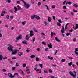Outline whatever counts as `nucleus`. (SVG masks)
<instances>
[{"label": "nucleus", "mask_w": 78, "mask_h": 78, "mask_svg": "<svg viewBox=\"0 0 78 78\" xmlns=\"http://www.w3.org/2000/svg\"><path fill=\"white\" fill-rule=\"evenodd\" d=\"M12 71H14L16 70V67H13L11 69Z\"/></svg>", "instance_id": "obj_24"}, {"label": "nucleus", "mask_w": 78, "mask_h": 78, "mask_svg": "<svg viewBox=\"0 0 78 78\" xmlns=\"http://www.w3.org/2000/svg\"><path fill=\"white\" fill-rule=\"evenodd\" d=\"M8 76L9 78H14V76H13L11 73H8Z\"/></svg>", "instance_id": "obj_8"}, {"label": "nucleus", "mask_w": 78, "mask_h": 78, "mask_svg": "<svg viewBox=\"0 0 78 78\" xmlns=\"http://www.w3.org/2000/svg\"><path fill=\"white\" fill-rule=\"evenodd\" d=\"M44 6H46V8H47V10H48V11H50V9H49V7H48L47 5H45Z\"/></svg>", "instance_id": "obj_19"}, {"label": "nucleus", "mask_w": 78, "mask_h": 78, "mask_svg": "<svg viewBox=\"0 0 78 78\" xmlns=\"http://www.w3.org/2000/svg\"><path fill=\"white\" fill-rule=\"evenodd\" d=\"M30 2L31 3H32V4H34V2H33V0H31Z\"/></svg>", "instance_id": "obj_61"}, {"label": "nucleus", "mask_w": 78, "mask_h": 78, "mask_svg": "<svg viewBox=\"0 0 78 78\" xmlns=\"http://www.w3.org/2000/svg\"><path fill=\"white\" fill-rule=\"evenodd\" d=\"M8 47L7 48L8 50H9L10 52L12 51V55H16L17 53V52L18 51V50L17 49H15L14 50L13 49H12L13 47L9 44H8Z\"/></svg>", "instance_id": "obj_1"}, {"label": "nucleus", "mask_w": 78, "mask_h": 78, "mask_svg": "<svg viewBox=\"0 0 78 78\" xmlns=\"http://www.w3.org/2000/svg\"><path fill=\"white\" fill-rule=\"evenodd\" d=\"M48 48H46L45 49V51H48Z\"/></svg>", "instance_id": "obj_60"}, {"label": "nucleus", "mask_w": 78, "mask_h": 78, "mask_svg": "<svg viewBox=\"0 0 78 78\" xmlns=\"http://www.w3.org/2000/svg\"><path fill=\"white\" fill-rule=\"evenodd\" d=\"M17 3H18V4H20V2H19V1H17Z\"/></svg>", "instance_id": "obj_62"}, {"label": "nucleus", "mask_w": 78, "mask_h": 78, "mask_svg": "<svg viewBox=\"0 0 78 78\" xmlns=\"http://www.w3.org/2000/svg\"><path fill=\"white\" fill-rule=\"evenodd\" d=\"M72 62L68 63V65H69V66H71L72 65Z\"/></svg>", "instance_id": "obj_51"}, {"label": "nucleus", "mask_w": 78, "mask_h": 78, "mask_svg": "<svg viewBox=\"0 0 78 78\" xmlns=\"http://www.w3.org/2000/svg\"><path fill=\"white\" fill-rule=\"evenodd\" d=\"M12 59H17V58H16L13 57H12Z\"/></svg>", "instance_id": "obj_63"}, {"label": "nucleus", "mask_w": 78, "mask_h": 78, "mask_svg": "<svg viewBox=\"0 0 78 78\" xmlns=\"http://www.w3.org/2000/svg\"><path fill=\"white\" fill-rule=\"evenodd\" d=\"M21 73H22V75H24V73H23V71L22 70Z\"/></svg>", "instance_id": "obj_57"}, {"label": "nucleus", "mask_w": 78, "mask_h": 78, "mask_svg": "<svg viewBox=\"0 0 78 78\" xmlns=\"http://www.w3.org/2000/svg\"><path fill=\"white\" fill-rule=\"evenodd\" d=\"M6 2H8V3H11V1L9 0H7Z\"/></svg>", "instance_id": "obj_38"}, {"label": "nucleus", "mask_w": 78, "mask_h": 78, "mask_svg": "<svg viewBox=\"0 0 78 78\" xmlns=\"http://www.w3.org/2000/svg\"><path fill=\"white\" fill-rule=\"evenodd\" d=\"M42 44H44V45H46L47 44H46V43L44 42H42Z\"/></svg>", "instance_id": "obj_41"}, {"label": "nucleus", "mask_w": 78, "mask_h": 78, "mask_svg": "<svg viewBox=\"0 0 78 78\" xmlns=\"http://www.w3.org/2000/svg\"><path fill=\"white\" fill-rule=\"evenodd\" d=\"M52 8H56V5H53L52 6Z\"/></svg>", "instance_id": "obj_37"}, {"label": "nucleus", "mask_w": 78, "mask_h": 78, "mask_svg": "<svg viewBox=\"0 0 78 78\" xmlns=\"http://www.w3.org/2000/svg\"><path fill=\"white\" fill-rule=\"evenodd\" d=\"M48 46L49 47V48H52L53 46L51 45V43H50V44H48Z\"/></svg>", "instance_id": "obj_17"}, {"label": "nucleus", "mask_w": 78, "mask_h": 78, "mask_svg": "<svg viewBox=\"0 0 78 78\" xmlns=\"http://www.w3.org/2000/svg\"><path fill=\"white\" fill-rule=\"evenodd\" d=\"M43 71L44 72V73H48V72L47 71L45 70H43Z\"/></svg>", "instance_id": "obj_40"}, {"label": "nucleus", "mask_w": 78, "mask_h": 78, "mask_svg": "<svg viewBox=\"0 0 78 78\" xmlns=\"http://www.w3.org/2000/svg\"><path fill=\"white\" fill-rule=\"evenodd\" d=\"M23 3H24V6L26 9H28V8H30V4L28 3L27 5V4L26 3V2L24 1V0H23Z\"/></svg>", "instance_id": "obj_3"}, {"label": "nucleus", "mask_w": 78, "mask_h": 78, "mask_svg": "<svg viewBox=\"0 0 78 78\" xmlns=\"http://www.w3.org/2000/svg\"><path fill=\"white\" fill-rule=\"evenodd\" d=\"M64 9H67L66 7V6H64L63 7Z\"/></svg>", "instance_id": "obj_64"}, {"label": "nucleus", "mask_w": 78, "mask_h": 78, "mask_svg": "<svg viewBox=\"0 0 78 78\" xmlns=\"http://www.w3.org/2000/svg\"><path fill=\"white\" fill-rule=\"evenodd\" d=\"M36 61H39V58H38V57H37L36 58Z\"/></svg>", "instance_id": "obj_32"}, {"label": "nucleus", "mask_w": 78, "mask_h": 78, "mask_svg": "<svg viewBox=\"0 0 78 78\" xmlns=\"http://www.w3.org/2000/svg\"><path fill=\"white\" fill-rule=\"evenodd\" d=\"M23 44H25V45H27V41H22Z\"/></svg>", "instance_id": "obj_13"}, {"label": "nucleus", "mask_w": 78, "mask_h": 78, "mask_svg": "<svg viewBox=\"0 0 78 78\" xmlns=\"http://www.w3.org/2000/svg\"><path fill=\"white\" fill-rule=\"evenodd\" d=\"M72 3V2L70 1H68V5H71Z\"/></svg>", "instance_id": "obj_29"}, {"label": "nucleus", "mask_w": 78, "mask_h": 78, "mask_svg": "<svg viewBox=\"0 0 78 78\" xmlns=\"http://www.w3.org/2000/svg\"><path fill=\"white\" fill-rule=\"evenodd\" d=\"M64 30H63L61 31L62 33H64Z\"/></svg>", "instance_id": "obj_55"}, {"label": "nucleus", "mask_w": 78, "mask_h": 78, "mask_svg": "<svg viewBox=\"0 0 78 78\" xmlns=\"http://www.w3.org/2000/svg\"><path fill=\"white\" fill-rule=\"evenodd\" d=\"M17 7H18V9H19V10H20V9H22V10L23 9V8H21V7L20 6H19V5H17Z\"/></svg>", "instance_id": "obj_18"}, {"label": "nucleus", "mask_w": 78, "mask_h": 78, "mask_svg": "<svg viewBox=\"0 0 78 78\" xmlns=\"http://www.w3.org/2000/svg\"><path fill=\"white\" fill-rule=\"evenodd\" d=\"M3 59V55H0V61H2Z\"/></svg>", "instance_id": "obj_22"}, {"label": "nucleus", "mask_w": 78, "mask_h": 78, "mask_svg": "<svg viewBox=\"0 0 78 78\" xmlns=\"http://www.w3.org/2000/svg\"><path fill=\"white\" fill-rule=\"evenodd\" d=\"M14 9L15 10L14 12H15V13H17V11H18L17 8V7H14Z\"/></svg>", "instance_id": "obj_9"}, {"label": "nucleus", "mask_w": 78, "mask_h": 78, "mask_svg": "<svg viewBox=\"0 0 78 78\" xmlns=\"http://www.w3.org/2000/svg\"><path fill=\"white\" fill-rule=\"evenodd\" d=\"M74 73L75 74H73V73H72L71 71L69 72V74L71 75L72 76H73V78H76V72L75 71H74Z\"/></svg>", "instance_id": "obj_2"}, {"label": "nucleus", "mask_w": 78, "mask_h": 78, "mask_svg": "<svg viewBox=\"0 0 78 78\" xmlns=\"http://www.w3.org/2000/svg\"><path fill=\"white\" fill-rule=\"evenodd\" d=\"M36 40V38L34 37L32 40V41L33 42H34V41H35Z\"/></svg>", "instance_id": "obj_44"}, {"label": "nucleus", "mask_w": 78, "mask_h": 78, "mask_svg": "<svg viewBox=\"0 0 78 78\" xmlns=\"http://www.w3.org/2000/svg\"><path fill=\"white\" fill-rule=\"evenodd\" d=\"M44 24H45V25H48V23H47L46 21H44Z\"/></svg>", "instance_id": "obj_52"}, {"label": "nucleus", "mask_w": 78, "mask_h": 78, "mask_svg": "<svg viewBox=\"0 0 78 78\" xmlns=\"http://www.w3.org/2000/svg\"><path fill=\"white\" fill-rule=\"evenodd\" d=\"M22 25H25V22H22Z\"/></svg>", "instance_id": "obj_53"}, {"label": "nucleus", "mask_w": 78, "mask_h": 78, "mask_svg": "<svg viewBox=\"0 0 78 78\" xmlns=\"http://www.w3.org/2000/svg\"><path fill=\"white\" fill-rule=\"evenodd\" d=\"M73 5L74 7H75L76 8L78 7V5H76V4H74Z\"/></svg>", "instance_id": "obj_30"}, {"label": "nucleus", "mask_w": 78, "mask_h": 78, "mask_svg": "<svg viewBox=\"0 0 78 78\" xmlns=\"http://www.w3.org/2000/svg\"><path fill=\"white\" fill-rule=\"evenodd\" d=\"M10 19L12 20H13V19H14V16H10Z\"/></svg>", "instance_id": "obj_36"}, {"label": "nucleus", "mask_w": 78, "mask_h": 78, "mask_svg": "<svg viewBox=\"0 0 78 78\" xmlns=\"http://www.w3.org/2000/svg\"><path fill=\"white\" fill-rule=\"evenodd\" d=\"M30 33L29 35L30 37H32L34 35V34L33 33V30H30Z\"/></svg>", "instance_id": "obj_6"}, {"label": "nucleus", "mask_w": 78, "mask_h": 78, "mask_svg": "<svg viewBox=\"0 0 78 78\" xmlns=\"http://www.w3.org/2000/svg\"><path fill=\"white\" fill-rule=\"evenodd\" d=\"M71 13L72 16H74V13H73V12H71Z\"/></svg>", "instance_id": "obj_56"}, {"label": "nucleus", "mask_w": 78, "mask_h": 78, "mask_svg": "<svg viewBox=\"0 0 78 78\" xmlns=\"http://www.w3.org/2000/svg\"><path fill=\"white\" fill-rule=\"evenodd\" d=\"M35 57V55H32L30 56V58H34Z\"/></svg>", "instance_id": "obj_28"}, {"label": "nucleus", "mask_w": 78, "mask_h": 78, "mask_svg": "<svg viewBox=\"0 0 78 78\" xmlns=\"http://www.w3.org/2000/svg\"><path fill=\"white\" fill-rule=\"evenodd\" d=\"M15 65L16 67H18L19 66V64L18 63H16Z\"/></svg>", "instance_id": "obj_35"}, {"label": "nucleus", "mask_w": 78, "mask_h": 78, "mask_svg": "<svg viewBox=\"0 0 78 78\" xmlns=\"http://www.w3.org/2000/svg\"><path fill=\"white\" fill-rule=\"evenodd\" d=\"M26 51L28 52V53L30 52V49H29V48H28L26 50Z\"/></svg>", "instance_id": "obj_43"}, {"label": "nucleus", "mask_w": 78, "mask_h": 78, "mask_svg": "<svg viewBox=\"0 0 78 78\" xmlns=\"http://www.w3.org/2000/svg\"><path fill=\"white\" fill-rule=\"evenodd\" d=\"M9 15H7V16H6L7 19H9Z\"/></svg>", "instance_id": "obj_58"}, {"label": "nucleus", "mask_w": 78, "mask_h": 78, "mask_svg": "<svg viewBox=\"0 0 78 78\" xmlns=\"http://www.w3.org/2000/svg\"><path fill=\"white\" fill-rule=\"evenodd\" d=\"M48 59H50V60H53V57H50V56H48Z\"/></svg>", "instance_id": "obj_21"}, {"label": "nucleus", "mask_w": 78, "mask_h": 78, "mask_svg": "<svg viewBox=\"0 0 78 78\" xmlns=\"http://www.w3.org/2000/svg\"><path fill=\"white\" fill-rule=\"evenodd\" d=\"M33 30H34V31L35 32H37V30H36V28H35L34 27L33 28Z\"/></svg>", "instance_id": "obj_25"}, {"label": "nucleus", "mask_w": 78, "mask_h": 78, "mask_svg": "<svg viewBox=\"0 0 78 78\" xmlns=\"http://www.w3.org/2000/svg\"><path fill=\"white\" fill-rule=\"evenodd\" d=\"M35 18L37 19V20H40V19H41V18L40 17L36 15H35Z\"/></svg>", "instance_id": "obj_11"}, {"label": "nucleus", "mask_w": 78, "mask_h": 78, "mask_svg": "<svg viewBox=\"0 0 78 78\" xmlns=\"http://www.w3.org/2000/svg\"><path fill=\"white\" fill-rule=\"evenodd\" d=\"M61 62H62L64 63V62H65V59L63 58V59H62L61 60Z\"/></svg>", "instance_id": "obj_31"}, {"label": "nucleus", "mask_w": 78, "mask_h": 78, "mask_svg": "<svg viewBox=\"0 0 78 78\" xmlns=\"http://www.w3.org/2000/svg\"><path fill=\"white\" fill-rule=\"evenodd\" d=\"M2 59L3 60H5V59H7L8 58L6 56H5L4 57L2 58Z\"/></svg>", "instance_id": "obj_27"}, {"label": "nucleus", "mask_w": 78, "mask_h": 78, "mask_svg": "<svg viewBox=\"0 0 78 78\" xmlns=\"http://www.w3.org/2000/svg\"><path fill=\"white\" fill-rule=\"evenodd\" d=\"M26 39L27 41H28V40H29V36L28 35H26Z\"/></svg>", "instance_id": "obj_14"}, {"label": "nucleus", "mask_w": 78, "mask_h": 78, "mask_svg": "<svg viewBox=\"0 0 78 78\" xmlns=\"http://www.w3.org/2000/svg\"><path fill=\"white\" fill-rule=\"evenodd\" d=\"M18 73H15V74H14V76H14V77H15V76H16V75H18Z\"/></svg>", "instance_id": "obj_50"}, {"label": "nucleus", "mask_w": 78, "mask_h": 78, "mask_svg": "<svg viewBox=\"0 0 78 78\" xmlns=\"http://www.w3.org/2000/svg\"><path fill=\"white\" fill-rule=\"evenodd\" d=\"M57 24L58 26L59 27V26H61V24L59 23L58 22L57 23Z\"/></svg>", "instance_id": "obj_39"}, {"label": "nucleus", "mask_w": 78, "mask_h": 78, "mask_svg": "<svg viewBox=\"0 0 78 78\" xmlns=\"http://www.w3.org/2000/svg\"><path fill=\"white\" fill-rule=\"evenodd\" d=\"M48 22H51V20H52V19H51V17L49 16L48 17Z\"/></svg>", "instance_id": "obj_10"}, {"label": "nucleus", "mask_w": 78, "mask_h": 78, "mask_svg": "<svg viewBox=\"0 0 78 78\" xmlns=\"http://www.w3.org/2000/svg\"><path fill=\"white\" fill-rule=\"evenodd\" d=\"M66 36H69V35H71V34H72L71 33L70 34L69 33H66Z\"/></svg>", "instance_id": "obj_26"}, {"label": "nucleus", "mask_w": 78, "mask_h": 78, "mask_svg": "<svg viewBox=\"0 0 78 78\" xmlns=\"http://www.w3.org/2000/svg\"><path fill=\"white\" fill-rule=\"evenodd\" d=\"M53 20H55V19H56V18H55V16H53Z\"/></svg>", "instance_id": "obj_59"}, {"label": "nucleus", "mask_w": 78, "mask_h": 78, "mask_svg": "<svg viewBox=\"0 0 78 78\" xmlns=\"http://www.w3.org/2000/svg\"><path fill=\"white\" fill-rule=\"evenodd\" d=\"M49 77L50 78H55V77H54V76H49Z\"/></svg>", "instance_id": "obj_49"}, {"label": "nucleus", "mask_w": 78, "mask_h": 78, "mask_svg": "<svg viewBox=\"0 0 78 78\" xmlns=\"http://www.w3.org/2000/svg\"><path fill=\"white\" fill-rule=\"evenodd\" d=\"M41 35H43L44 36H45V34L43 32L41 33Z\"/></svg>", "instance_id": "obj_47"}, {"label": "nucleus", "mask_w": 78, "mask_h": 78, "mask_svg": "<svg viewBox=\"0 0 78 78\" xmlns=\"http://www.w3.org/2000/svg\"><path fill=\"white\" fill-rule=\"evenodd\" d=\"M22 54H23V52H20L18 54V56H21V55H22Z\"/></svg>", "instance_id": "obj_23"}, {"label": "nucleus", "mask_w": 78, "mask_h": 78, "mask_svg": "<svg viewBox=\"0 0 78 78\" xmlns=\"http://www.w3.org/2000/svg\"><path fill=\"white\" fill-rule=\"evenodd\" d=\"M69 23H67V24H66V27H65V30H66V29H67V26L68 25H69Z\"/></svg>", "instance_id": "obj_34"}, {"label": "nucleus", "mask_w": 78, "mask_h": 78, "mask_svg": "<svg viewBox=\"0 0 78 78\" xmlns=\"http://www.w3.org/2000/svg\"><path fill=\"white\" fill-rule=\"evenodd\" d=\"M39 66L41 69H42L43 68V65L42 64H39Z\"/></svg>", "instance_id": "obj_15"}, {"label": "nucleus", "mask_w": 78, "mask_h": 78, "mask_svg": "<svg viewBox=\"0 0 78 78\" xmlns=\"http://www.w3.org/2000/svg\"><path fill=\"white\" fill-rule=\"evenodd\" d=\"M73 11L74 12H77V10H75V9H73Z\"/></svg>", "instance_id": "obj_46"}, {"label": "nucleus", "mask_w": 78, "mask_h": 78, "mask_svg": "<svg viewBox=\"0 0 78 78\" xmlns=\"http://www.w3.org/2000/svg\"><path fill=\"white\" fill-rule=\"evenodd\" d=\"M41 4V3L40 2H39L38 3L37 6H39Z\"/></svg>", "instance_id": "obj_33"}, {"label": "nucleus", "mask_w": 78, "mask_h": 78, "mask_svg": "<svg viewBox=\"0 0 78 78\" xmlns=\"http://www.w3.org/2000/svg\"><path fill=\"white\" fill-rule=\"evenodd\" d=\"M55 40L57 41V42H60V40L57 37H55Z\"/></svg>", "instance_id": "obj_16"}, {"label": "nucleus", "mask_w": 78, "mask_h": 78, "mask_svg": "<svg viewBox=\"0 0 78 78\" xmlns=\"http://www.w3.org/2000/svg\"><path fill=\"white\" fill-rule=\"evenodd\" d=\"M49 72H50V73H52V70H51V69H50L49 70Z\"/></svg>", "instance_id": "obj_54"}, {"label": "nucleus", "mask_w": 78, "mask_h": 78, "mask_svg": "<svg viewBox=\"0 0 78 78\" xmlns=\"http://www.w3.org/2000/svg\"><path fill=\"white\" fill-rule=\"evenodd\" d=\"M9 12H10V13H11V14H12V13H13V11H12V10H9Z\"/></svg>", "instance_id": "obj_42"}, {"label": "nucleus", "mask_w": 78, "mask_h": 78, "mask_svg": "<svg viewBox=\"0 0 78 78\" xmlns=\"http://www.w3.org/2000/svg\"><path fill=\"white\" fill-rule=\"evenodd\" d=\"M22 35L20 34L16 37L17 40H19V39H22Z\"/></svg>", "instance_id": "obj_7"}, {"label": "nucleus", "mask_w": 78, "mask_h": 78, "mask_svg": "<svg viewBox=\"0 0 78 78\" xmlns=\"http://www.w3.org/2000/svg\"><path fill=\"white\" fill-rule=\"evenodd\" d=\"M23 67H24V68L25 67H26V64H23Z\"/></svg>", "instance_id": "obj_45"}, {"label": "nucleus", "mask_w": 78, "mask_h": 78, "mask_svg": "<svg viewBox=\"0 0 78 78\" xmlns=\"http://www.w3.org/2000/svg\"><path fill=\"white\" fill-rule=\"evenodd\" d=\"M51 37H53V34H54V35H56V33H53V32H51Z\"/></svg>", "instance_id": "obj_20"}, {"label": "nucleus", "mask_w": 78, "mask_h": 78, "mask_svg": "<svg viewBox=\"0 0 78 78\" xmlns=\"http://www.w3.org/2000/svg\"><path fill=\"white\" fill-rule=\"evenodd\" d=\"M36 15H32L31 16V19H32V20H34V18H35V16Z\"/></svg>", "instance_id": "obj_12"}, {"label": "nucleus", "mask_w": 78, "mask_h": 78, "mask_svg": "<svg viewBox=\"0 0 78 78\" xmlns=\"http://www.w3.org/2000/svg\"><path fill=\"white\" fill-rule=\"evenodd\" d=\"M76 27L75 28V26H73V28L74 29L73 30L75 31V30H76V29H78V24H76Z\"/></svg>", "instance_id": "obj_4"}, {"label": "nucleus", "mask_w": 78, "mask_h": 78, "mask_svg": "<svg viewBox=\"0 0 78 78\" xmlns=\"http://www.w3.org/2000/svg\"><path fill=\"white\" fill-rule=\"evenodd\" d=\"M75 51H74V53H75V54H76V55H77V56H78V49L77 48H76L75 49Z\"/></svg>", "instance_id": "obj_5"}, {"label": "nucleus", "mask_w": 78, "mask_h": 78, "mask_svg": "<svg viewBox=\"0 0 78 78\" xmlns=\"http://www.w3.org/2000/svg\"><path fill=\"white\" fill-rule=\"evenodd\" d=\"M58 21L59 23H62V21H61V20H58Z\"/></svg>", "instance_id": "obj_48"}]
</instances>
